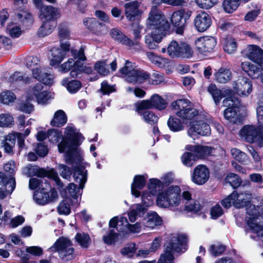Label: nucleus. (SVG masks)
Returning a JSON list of instances; mask_svg holds the SVG:
<instances>
[{
    "label": "nucleus",
    "instance_id": "obj_46",
    "mask_svg": "<svg viewBox=\"0 0 263 263\" xmlns=\"http://www.w3.org/2000/svg\"><path fill=\"white\" fill-rule=\"evenodd\" d=\"M15 179L13 177L10 178L9 181L6 184L5 188L0 190V199H3L8 194H11L15 187Z\"/></svg>",
    "mask_w": 263,
    "mask_h": 263
},
{
    "label": "nucleus",
    "instance_id": "obj_48",
    "mask_svg": "<svg viewBox=\"0 0 263 263\" xmlns=\"http://www.w3.org/2000/svg\"><path fill=\"white\" fill-rule=\"evenodd\" d=\"M181 159L182 163L184 165L187 167H191L194 164L197 159V157L195 154H194L190 152H185L182 155Z\"/></svg>",
    "mask_w": 263,
    "mask_h": 263
},
{
    "label": "nucleus",
    "instance_id": "obj_22",
    "mask_svg": "<svg viewBox=\"0 0 263 263\" xmlns=\"http://www.w3.org/2000/svg\"><path fill=\"white\" fill-rule=\"evenodd\" d=\"M245 56L259 65L263 62V50L256 45L248 46L243 50Z\"/></svg>",
    "mask_w": 263,
    "mask_h": 263
},
{
    "label": "nucleus",
    "instance_id": "obj_55",
    "mask_svg": "<svg viewBox=\"0 0 263 263\" xmlns=\"http://www.w3.org/2000/svg\"><path fill=\"white\" fill-rule=\"evenodd\" d=\"M30 133V129L27 128L25 129L24 133L22 134L18 132L12 133L15 137V141L16 139L17 140V144L20 148H23L25 146V139Z\"/></svg>",
    "mask_w": 263,
    "mask_h": 263
},
{
    "label": "nucleus",
    "instance_id": "obj_13",
    "mask_svg": "<svg viewBox=\"0 0 263 263\" xmlns=\"http://www.w3.org/2000/svg\"><path fill=\"white\" fill-rule=\"evenodd\" d=\"M149 198L147 200L145 199L147 198L146 194H143L142 195V201L143 204H135L131 206L130 210L128 215L130 222H133L136 221L138 217H142L144 215L147 211V207L152 203V196L148 195Z\"/></svg>",
    "mask_w": 263,
    "mask_h": 263
},
{
    "label": "nucleus",
    "instance_id": "obj_27",
    "mask_svg": "<svg viewBox=\"0 0 263 263\" xmlns=\"http://www.w3.org/2000/svg\"><path fill=\"white\" fill-rule=\"evenodd\" d=\"M118 223V217H114L111 218L109 222L110 228H113L110 230L109 233L104 236L103 237V240L105 243L111 245L117 240L118 237V233L115 232L114 228L116 227Z\"/></svg>",
    "mask_w": 263,
    "mask_h": 263
},
{
    "label": "nucleus",
    "instance_id": "obj_31",
    "mask_svg": "<svg viewBox=\"0 0 263 263\" xmlns=\"http://www.w3.org/2000/svg\"><path fill=\"white\" fill-rule=\"evenodd\" d=\"M146 179L143 176L136 175L134 178V181L131 185V191L133 195L138 197L140 193L138 190H141L144 186Z\"/></svg>",
    "mask_w": 263,
    "mask_h": 263
},
{
    "label": "nucleus",
    "instance_id": "obj_8",
    "mask_svg": "<svg viewBox=\"0 0 263 263\" xmlns=\"http://www.w3.org/2000/svg\"><path fill=\"white\" fill-rule=\"evenodd\" d=\"M126 81L130 83H141L149 78L148 73L143 70L135 68L132 63L126 61L125 66L120 69Z\"/></svg>",
    "mask_w": 263,
    "mask_h": 263
},
{
    "label": "nucleus",
    "instance_id": "obj_61",
    "mask_svg": "<svg viewBox=\"0 0 263 263\" xmlns=\"http://www.w3.org/2000/svg\"><path fill=\"white\" fill-rule=\"evenodd\" d=\"M143 117L144 120L150 124H155L158 121V117L149 111H144L140 114Z\"/></svg>",
    "mask_w": 263,
    "mask_h": 263
},
{
    "label": "nucleus",
    "instance_id": "obj_28",
    "mask_svg": "<svg viewBox=\"0 0 263 263\" xmlns=\"http://www.w3.org/2000/svg\"><path fill=\"white\" fill-rule=\"evenodd\" d=\"M187 149L194 152L198 158H204L210 155H212L213 149L207 146H188Z\"/></svg>",
    "mask_w": 263,
    "mask_h": 263
},
{
    "label": "nucleus",
    "instance_id": "obj_36",
    "mask_svg": "<svg viewBox=\"0 0 263 263\" xmlns=\"http://www.w3.org/2000/svg\"><path fill=\"white\" fill-rule=\"evenodd\" d=\"M2 143L1 144L5 152L8 154L13 153V148L15 145V137L12 134H10L2 139Z\"/></svg>",
    "mask_w": 263,
    "mask_h": 263
},
{
    "label": "nucleus",
    "instance_id": "obj_40",
    "mask_svg": "<svg viewBox=\"0 0 263 263\" xmlns=\"http://www.w3.org/2000/svg\"><path fill=\"white\" fill-rule=\"evenodd\" d=\"M149 100L152 108L162 110L166 107L167 103L165 100L157 94L152 95Z\"/></svg>",
    "mask_w": 263,
    "mask_h": 263
},
{
    "label": "nucleus",
    "instance_id": "obj_63",
    "mask_svg": "<svg viewBox=\"0 0 263 263\" xmlns=\"http://www.w3.org/2000/svg\"><path fill=\"white\" fill-rule=\"evenodd\" d=\"M58 35L60 38V44L65 42L64 40L68 39L70 37V32L68 28L65 26H60L59 27Z\"/></svg>",
    "mask_w": 263,
    "mask_h": 263
},
{
    "label": "nucleus",
    "instance_id": "obj_35",
    "mask_svg": "<svg viewBox=\"0 0 263 263\" xmlns=\"http://www.w3.org/2000/svg\"><path fill=\"white\" fill-rule=\"evenodd\" d=\"M241 67L244 71L252 78H257L259 76L258 68L249 61L242 62Z\"/></svg>",
    "mask_w": 263,
    "mask_h": 263
},
{
    "label": "nucleus",
    "instance_id": "obj_12",
    "mask_svg": "<svg viewBox=\"0 0 263 263\" xmlns=\"http://www.w3.org/2000/svg\"><path fill=\"white\" fill-rule=\"evenodd\" d=\"M191 15V11L183 9L174 11L172 14L170 20L171 24L176 27V32L177 34H183L186 21Z\"/></svg>",
    "mask_w": 263,
    "mask_h": 263
},
{
    "label": "nucleus",
    "instance_id": "obj_9",
    "mask_svg": "<svg viewBox=\"0 0 263 263\" xmlns=\"http://www.w3.org/2000/svg\"><path fill=\"white\" fill-rule=\"evenodd\" d=\"M48 250L50 252H58L60 257L66 261L73 259L75 257L72 243L66 237H61L58 238Z\"/></svg>",
    "mask_w": 263,
    "mask_h": 263
},
{
    "label": "nucleus",
    "instance_id": "obj_44",
    "mask_svg": "<svg viewBox=\"0 0 263 263\" xmlns=\"http://www.w3.org/2000/svg\"><path fill=\"white\" fill-rule=\"evenodd\" d=\"M43 91V85L41 83H36L34 86L28 89L26 95L28 99L31 100L36 98Z\"/></svg>",
    "mask_w": 263,
    "mask_h": 263
},
{
    "label": "nucleus",
    "instance_id": "obj_14",
    "mask_svg": "<svg viewBox=\"0 0 263 263\" xmlns=\"http://www.w3.org/2000/svg\"><path fill=\"white\" fill-rule=\"evenodd\" d=\"M239 133L240 136L248 142H257L260 145L263 144V134L254 126H245L240 130Z\"/></svg>",
    "mask_w": 263,
    "mask_h": 263
},
{
    "label": "nucleus",
    "instance_id": "obj_50",
    "mask_svg": "<svg viewBox=\"0 0 263 263\" xmlns=\"http://www.w3.org/2000/svg\"><path fill=\"white\" fill-rule=\"evenodd\" d=\"M180 51L179 57L190 58L193 56L194 53V51L190 45L182 42H181Z\"/></svg>",
    "mask_w": 263,
    "mask_h": 263
},
{
    "label": "nucleus",
    "instance_id": "obj_53",
    "mask_svg": "<svg viewBox=\"0 0 263 263\" xmlns=\"http://www.w3.org/2000/svg\"><path fill=\"white\" fill-rule=\"evenodd\" d=\"M9 80L11 83L23 81L26 83H30L32 82L33 79L32 78L25 77L20 72H15L10 76Z\"/></svg>",
    "mask_w": 263,
    "mask_h": 263
},
{
    "label": "nucleus",
    "instance_id": "obj_39",
    "mask_svg": "<svg viewBox=\"0 0 263 263\" xmlns=\"http://www.w3.org/2000/svg\"><path fill=\"white\" fill-rule=\"evenodd\" d=\"M167 124L170 130L174 132H179L184 129V125L181 121L174 116L169 118Z\"/></svg>",
    "mask_w": 263,
    "mask_h": 263
},
{
    "label": "nucleus",
    "instance_id": "obj_1",
    "mask_svg": "<svg viewBox=\"0 0 263 263\" xmlns=\"http://www.w3.org/2000/svg\"><path fill=\"white\" fill-rule=\"evenodd\" d=\"M231 197L233 200V205L236 208L247 206V224L251 231L255 233L263 241V225L259 224L257 221L258 217L263 214V204L259 206H257V209L255 205L251 204L248 206L251 201V195L247 193L238 194L236 192H234L231 194Z\"/></svg>",
    "mask_w": 263,
    "mask_h": 263
},
{
    "label": "nucleus",
    "instance_id": "obj_16",
    "mask_svg": "<svg viewBox=\"0 0 263 263\" xmlns=\"http://www.w3.org/2000/svg\"><path fill=\"white\" fill-rule=\"evenodd\" d=\"M210 172L209 168L204 164L197 165L191 173V180L195 184H204L209 179Z\"/></svg>",
    "mask_w": 263,
    "mask_h": 263
},
{
    "label": "nucleus",
    "instance_id": "obj_59",
    "mask_svg": "<svg viewBox=\"0 0 263 263\" xmlns=\"http://www.w3.org/2000/svg\"><path fill=\"white\" fill-rule=\"evenodd\" d=\"M185 210L193 212H197L201 208V205L197 200H191L185 202Z\"/></svg>",
    "mask_w": 263,
    "mask_h": 263
},
{
    "label": "nucleus",
    "instance_id": "obj_7",
    "mask_svg": "<svg viewBox=\"0 0 263 263\" xmlns=\"http://www.w3.org/2000/svg\"><path fill=\"white\" fill-rule=\"evenodd\" d=\"M146 26L153 31L165 34V31L170 28L168 22L163 13L155 7L152 8L149 13Z\"/></svg>",
    "mask_w": 263,
    "mask_h": 263
},
{
    "label": "nucleus",
    "instance_id": "obj_10",
    "mask_svg": "<svg viewBox=\"0 0 263 263\" xmlns=\"http://www.w3.org/2000/svg\"><path fill=\"white\" fill-rule=\"evenodd\" d=\"M27 67L32 71L33 78L46 85L52 83V76L43 71L41 67L40 60L36 57L30 56L26 59Z\"/></svg>",
    "mask_w": 263,
    "mask_h": 263
},
{
    "label": "nucleus",
    "instance_id": "obj_20",
    "mask_svg": "<svg viewBox=\"0 0 263 263\" xmlns=\"http://www.w3.org/2000/svg\"><path fill=\"white\" fill-rule=\"evenodd\" d=\"M211 133L209 124L201 121H194L190 123L188 134L191 137L196 135L208 136Z\"/></svg>",
    "mask_w": 263,
    "mask_h": 263
},
{
    "label": "nucleus",
    "instance_id": "obj_52",
    "mask_svg": "<svg viewBox=\"0 0 263 263\" xmlns=\"http://www.w3.org/2000/svg\"><path fill=\"white\" fill-rule=\"evenodd\" d=\"M13 124L14 119L10 114H0V127H7Z\"/></svg>",
    "mask_w": 263,
    "mask_h": 263
},
{
    "label": "nucleus",
    "instance_id": "obj_43",
    "mask_svg": "<svg viewBox=\"0 0 263 263\" xmlns=\"http://www.w3.org/2000/svg\"><path fill=\"white\" fill-rule=\"evenodd\" d=\"M92 72V69L91 67L87 65L84 66L83 64H77L75 66V69L73 71H71L70 75L72 78L79 77L82 73L90 74Z\"/></svg>",
    "mask_w": 263,
    "mask_h": 263
},
{
    "label": "nucleus",
    "instance_id": "obj_21",
    "mask_svg": "<svg viewBox=\"0 0 263 263\" xmlns=\"http://www.w3.org/2000/svg\"><path fill=\"white\" fill-rule=\"evenodd\" d=\"M140 6V3L137 1L130 2L124 4V14L129 21L134 22L136 18L141 15L142 11L139 9Z\"/></svg>",
    "mask_w": 263,
    "mask_h": 263
},
{
    "label": "nucleus",
    "instance_id": "obj_54",
    "mask_svg": "<svg viewBox=\"0 0 263 263\" xmlns=\"http://www.w3.org/2000/svg\"><path fill=\"white\" fill-rule=\"evenodd\" d=\"M15 99V96L10 91H5L0 94V101L3 104H9L13 102Z\"/></svg>",
    "mask_w": 263,
    "mask_h": 263
},
{
    "label": "nucleus",
    "instance_id": "obj_33",
    "mask_svg": "<svg viewBox=\"0 0 263 263\" xmlns=\"http://www.w3.org/2000/svg\"><path fill=\"white\" fill-rule=\"evenodd\" d=\"M215 80L220 83H226L232 78V72L230 69L221 67L215 73Z\"/></svg>",
    "mask_w": 263,
    "mask_h": 263
},
{
    "label": "nucleus",
    "instance_id": "obj_51",
    "mask_svg": "<svg viewBox=\"0 0 263 263\" xmlns=\"http://www.w3.org/2000/svg\"><path fill=\"white\" fill-rule=\"evenodd\" d=\"M239 0H224L222 6L224 11L229 13L234 12L239 5Z\"/></svg>",
    "mask_w": 263,
    "mask_h": 263
},
{
    "label": "nucleus",
    "instance_id": "obj_2",
    "mask_svg": "<svg viewBox=\"0 0 263 263\" xmlns=\"http://www.w3.org/2000/svg\"><path fill=\"white\" fill-rule=\"evenodd\" d=\"M64 134L62 140L58 145L59 152H66L65 159L67 163H72V161L82 163L83 158L77 147L81 135L72 127H67Z\"/></svg>",
    "mask_w": 263,
    "mask_h": 263
},
{
    "label": "nucleus",
    "instance_id": "obj_60",
    "mask_svg": "<svg viewBox=\"0 0 263 263\" xmlns=\"http://www.w3.org/2000/svg\"><path fill=\"white\" fill-rule=\"evenodd\" d=\"M77 64H79V63L74 62L73 59H69L67 62L60 65V69L63 72H68L71 68H72L71 71H73Z\"/></svg>",
    "mask_w": 263,
    "mask_h": 263
},
{
    "label": "nucleus",
    "instance_id": "obj_32",
    "mask_svg": "<svg viewBox=\"0 0 263 263\" xmlns=\"http://www.w3.org/2000/svg\"><path fill=\"white\" fill-rule=\"evenodd\" d=\"M144 220V226L152 229L161 225L162 222L161 217L155 212H148Z\"/></svg>",
    "mask_w": 263,
    "mask_h": 263
},
{
    "label": "nucleus",
    "instance_id": "obj_58",
    "mask_svg": "<svg viewBox=\"0 0 263 263\" xmlns=\"http://www.w3.org/2000/svg\"><path fill=\"white\" fill-rule=\"evenodd\" d=\"M237 47L236 41L234 39H228L226 41L223 48L226 52L232 54L236 51Z\"/></svg>",
    "mask_w": 263,
    "mask_h": 263
},
{
    "label": "nucleus",
    "instance_id": "obj_62",
    "mask_svg": "<svg viewBox=\"0 0 263 263\" xmlns=\"http://www.w3.org/2000/svg\"><path fill=\"white\" fill-rule=\"evenodd\" d=\"M196 4L201 8L209 9L218 3V0H195Z\"/></svg>",
    "mask_w": 263,
    "mask_h": 263
},
{
    "label": "nucleus",
    "instance_id": "obj_3",
    "mask_svg": "<svg viewBox=\"0 0 263 263\" xmlns=\"http://www.w3.org/2000/svg\"><path fill=\"white\" fill-rule=\"evenodd\" d=\"M184 235L173 236L166 245L164 253L162 254L158 263H170L174 259L173 253L180 252L186 241ZM138 263H155V261L143 260Z\"/></svg>",
    "mask_w": 263,
    "mask_h": 263
},
{
    "label": "nucleus",
    "instance_id": "obj_57",
    "mask_svg": "<svg viewBox=\"0 0 263 263\" xmlns=\"http://www.w3.org/2000/svg\"><path fill=\"white\" fill-rule=\"evenodd\" d=\"M231 153L233 157L240 163H245L248 160L247 155L237 148H232Z\"/></svg>",
    "mask_w": 263,
    "mask_h": 263
},
{
    "label": "nucleus",
    "instance_id": "obj_38",
    "mask_svg": "<svg viewBox=\"0 0 263 263\" xmlns=\"http://www.w3.org/2000/svg\"><path fill=\"white\" fill-rule=\"evenodd\" d=\"M161 187V182L160 180L157 179H151L148 185L149 193L144 192L143 194H146L147 198L145 199L147 200L149 198L148 195L152 196V200L153 199V196L155 195L158 191H159Z\"/></svg>",
    "mask_w": 263,
    "mask_h": 263
},
{
    "label": "nucleus",
    "instance_id": "obj_29",
    "mask_svg": "<svg viewBox=\"0 0 263 263\" xmlns=\"http://www.w3.org/2000/svg\"><path fill=\"white\" fill-rule=\"evenodd\" d=\"M32 170V172L35 175L40 177L49 176L55 181L58 185L60 186V187H62L63 186V183L61 182V180L58 177L57 174L55 173L53 170L48 172L43 168L37 167H33Z\"/></svg>",
    "mask_w": 263,
    "mask_h": 263
},
{
    "label": "nucleus",
    "instance_id": "obj_34",
    "mask_svg": "<svg viewBox=\"0 0 263 263\" xmlns=\"http://www.w3.org/2000/svg\"><path fill=\"white\" fill-rule=\"evenodd\" d=\"M146 56L149 61L158 67L163 68L168 63V60L155 54L152 52H146Z\"/></svg>",
    "mask_w": 263,
    "mask_h": 263
},
{
    "label": "nucleus",
    "instance_id": "obj_26",
    "mask_svg": "<svg viewBox=\"0 0 263 263\" xmlns=\"http://www.w3.org/2000/svg\"><path fill=\"white\" fill-rule=\"evenodd\" d=\"M165 35V34L162 32L158 33L153 31L151 34L145 35L144 38L145 44L149 49H155L158 47V43L161 41Z\"/></svg>",
    "mask_w": 263,
    "mask_h": 263
},
{
    "label": "nucleus",
    "instance_id": "obj_25",
    "mask_svg": "<svg viewBox=\"0 0 263 263\" xmlns=\"http://www.w3.org/2000/svg\"><path fill=\"white\" fill-rule=\"evenodd\" d=\"M110 35L117 42L129 47H132L138 44L137 42H135L129 39L117 28L112 29L110 31Z\"/></svg>",
    "mask_w": 263,
    "mask_h": 263
},
{
    "label": "nucleus",
    "instance_id": "obj_11",
    "mask_svg": "<svg viewBox=\"0 0 263 263\" xmlns=\"http://www.w3.org/2000/svg\"><path fill=\"white\" fill-rule=\"evenodd\" d=\"M223 106L227 107L223 115L226 119L230 122L237 124L240 120L238 118L236 108L240 106V102L237 97H228L223 101Z\"/></svg>",
    "mask_w": 263,
    "mask_h": 263
},
{
    "label": "nucleus",
    "instance_id": "obj_6",
    "mask_svg": "<svg viewBox=\"0 0 263 263\" xmlns=\"http://www.w3.org/2000/svg\"><path fill=\"white\" fill-rule=\"evenodd\" d=\"M172 110L176 111V115L184 121H190L197 116L198 110L193 107L192 103L187 99H179L171 104Z\"/></svg>",
    "mask_w": 263,
    "mask_h": 263
},
{
    "label": "nucleus",
    "instance_id": "obj_5",
    "mask_svg": "<svg viewBox=\"0 0 263 263\" xmlns=\"http://www.w3.org/2000/svg\"><path fill=\"white\" fill-rule=\"evenodd\" d=\"M180 192V189L178 186H170L159 194L156 200L157 205L163 208L178 206L181 201Z\"/></svg>",
    "mask_w": 263,
    "mask_h": 263
},
{
    "label": "nucleus",
    "instance_id": "obj_4",
    "mask_svg": "<svg viewBox=\"0 0 263 263\" xmlns=\"http://www.w3.org/2000/svg\"><path fill=\"white\" fill-rule=\"evenodd\" d=\"M81 163H79L78 161H72V163H69L73 167L74 181L79 184L78 188L74 183H70L68 186V192L74 200H77L78 197L80 195L79 190H82L84 188L87 181V171Z\"/></svg>",
    "mask_w": 263,
    "mask_h": 263
},
{
    "label": "nucleus",
    "instance_id": "obj_49",
    "mask_svg": "<svg viewBox=\"0 0 263 263\" xmlns=\"http://www.w3.org/2000/svg\"><path fill=\"white\" fill-rule=\"evenodd\" d=\"M70 202L71 200L69 198L65 199L60 202L57 208L58 213L61 215L69 214L71 212Z\"/></svg>",
    "mask_w": 263,
    "mask_h": 263
},
{
    "label": "nucleus",
    "instance_id": "obj_19",
    "mask_svg": "<svg viewBox=\"0 0 263 263\" xmlns=\"http://www.w3.org/2000/svg\"><path fill=\"white\" fill-rule=\"evenodd\" d=\"M194 25L196 29L199 32L206 31L212 24L210 16L204 11H200L194 17Z\"/></svg>",
    "mask_w": 263,
    "mask_h": 263
},
{
    "label": "nucleus",
    "instance_id": "obj_30",
    "mask_svg": "<svg viewBox=\"0 0 263 263\" xmlns=\"http://www.w3.org/2000/svg\"><path fill=\"white\" fill-rule=\"evenodd\" d=\"M42 24L37 31V35L41 37H44L50 34L57 26L55 21L42 20Z\"/></svg>",
    "mask_w": 263,
    "mask_h": 263
},
{
    "label": "nucleus",
    "instance_id": "obj_24",
    "mask_svg": "<svg viewBox=\"0 0 263 263\" xmlns=\"http://www.w3.org/2000/svg\"><path fill=\"white\" fill-rule=\"evenodd\" d=\"M208 92L212 96L215 103L217 104L223 97H234L233 96V90L231 89L226 90L222 92L218 89L215 84H211L208 88Z\"/></svg>",
    "mask_w": 263,
    "mask_h": 263
},
{
    "label": "nucleus",
    "instance_id": "obj_56",
    "mask_svg": "<svg viewBox=\"0 0 263 263\" xmlns=\"http://www.w3.org/2000/svg\"><path fill=\"white\" fill-rule=\"evenodd\" d=\"M226 181L233 188H236L238 187L241 182V179L239 176L234 173L229 174L226 178Z\"/></svg>",
    "mask_w": 263,
    "mask_h": 263
},
{
    "label": "nucleus",
    "instance_id": "obj_45",
    "mask_svg": "<svg viewBox=\"0 0 263 263\" xmlns=\"http://www.w3.org/2000/svg\"><path fill=\"white\" fill-rule=\"evenodd\" d=\"M76 241L83 248H87L91 243V239L88 234L82 232L78 233L75 236Z\"/></svg>",
    "mask_w": 263,
    "mask_h": 263
},
{
    "label": "nucleus",
    "instance_id": "obj_47",
    "mask_svg": "<svg viewBox=\"0 0 263 263\" xmlns=\"http://www.w3.org/2000/svg\"><path fill=\"white\" fill-rule=\"evenodd\" d=\"M107 61L102 60L97 62L94 65V69L101 76L108 75L110 70L107 68Z\"/></svg>",
    "mask_w": 263,
    "mask_h": 263
},
{
    "label": "nucleus",
    "instance_id": "obj_64",
    "mask_svg": "<svg viewBox=\"0 0 263 263\" xmlns=\"http://www.w3.org/2000/svg\"><path fill=\"white\" fill-rule=\"evenodd\" d=\"M225 249L224 246L217 243L211 245L209 251L213 256L216 257L222 253Z\"/></svg>",
    "mask_w": 263,
    "mask_h": 263
},
{
    "label": "nucleus",
    "instance_id": "obj_15",
    "mask_svg": "<svg viewBox=\"0 0 263 263\" xmlns=\"http://www.w3.org/2000/svg\"><path fill=\"white\" fill-rule=\"evenodd\" d=\"M70 49V45L69 42H62L60 47L52 48L51 50L50 57V64L52 66L60 64L65 58L67 52Z\"/></svg>",
    "mask_w": 263,
    "mask_h": 263
},
{
    "label": "nucleus",
    "instance_id": "obj_17",
    "mask_svg": "<svg viewBox=\"0 0 263 263\" xmlns=\"http://www.w3.org/2000/svg\"><path fill=\"white\" fill-rule=\"evenodd\" d=\"M197 50L201 53L210 52L213 50L217 44L216 39L212 36H203L198 37L195 41Z\"/></svg>",
    "mask_w": 263,
    "mask_h": 263
},
{
    "label": "nucleus",
    "instance_id": "obj_42",
    "mask_svg": "<svg viewBox=\"0 0 263 263\" xmlns=\"http://www.w3.org/2000/svg\"><path fill=\"white\" fill-rule=\"evenodd\" d=\"M181 46V42H177L175 40L172 41L167 48L168 54L172 58L179 57Z\"/></svg>",
    "mask_w": 263,
    "mask_h": 263
},
{
    "label": "nucleus",
    "instance_id": "obj_18",
    "mask_svg": "<svg viewBox=\"0 0 263 263\" xmlns=\"http://www.w3.org/2000/svg\"><path fill=\"white\" fill-rule=\"evenodd\" d=\"M233 90L237 94L242 97H247L252 91L251 82L246 77H239L233 83Z\"/></svg>",
    "mask_w": 263,
    "mask_h": 263
},
{
    "label": "nucleus",
    "instance_id": "obj_41",
    "mask_svg": "<svg viewBox=\"0 0 263 263\" xmlns=\"http://www.w3.org/2000/svg\"><path fill=\"white\" fill-rule=\"evenodd\" d=\"M34 201L39 204L44 205L49 202V193L46 192L44 190L36 191L33 195Z\"/></svg>",
    "mask_w": 263,
    "mask_h": 263
},
{
    "label": "nucleus",
    "instance_id": "obj_23",
    "mask_svg": "<svg viewBox=\"0 0 263 263\" xmlns=\"http://www.w3.org/2000/svg\"><path fill=\"white\" fill-rule=\"evenodd\" d=\"M60 16V10L53 6L44 5L40 8V17L41 20L56 21Z\"/></svg>",
    "mask_w": 263,
    "mask_h": 263
},
{
    "label": "nucleus",
    "instance_id": "obj_37",
    "mask_svg": "<svg viewBox=\"0 0 263 263\" xmlns=\"http://www.w3.org/2000/svg\"><path fill=\"white\" fill-rule=\"evenodd\" d=\"M67 122L65 113L62 110H59L54 115L50 124L52 126L60 127L64 125Z\"/></svg>",
    "mask_w": 263,
    "mask_h": 263
}]
</instances>
